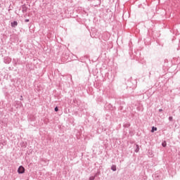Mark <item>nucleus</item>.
<instances>
[{"mask_svg":"<svg viewBox=\"0 0 180 180\" xmlns=\"http://www.w3.org/2000/svg\"><path fill=\"white\" fill-rule=\"evenodd\" d=\"M55 112H58V107H56V108H55Z\"/></svg>","mask_w":180,"mask_h":180,"instance_id":"0eeeda50","label":"nucleus"},{"mask_svg":"<svg viewBox=\"0 0 180 180\" xmlns=\"http://www.w3.org/2000/svg\"><path fill=\"white\" fill-rule=\"evenodd\" d=\"M154 131H157V127H152L151 133H154Z\"/></svg>","mask_w":180,"mask_h":180,"instance_id":"7ed1b4c3","label":"nucleus"},{"mask_svg":"<svg viewBox=\"0 0 180 180\" xmlns=\"http://www.w3.org/2000/svg\"><path fill=\"white\" fill-rule=\"evenodd\" d=\"M25 22H29V19H26V20H25Z\"/></svg>","mask_w":180,"mask_h":180,"instance_id":"6e6552de","label":"nucleus"},{"mask_svg":"<svg viewBox=\"0 0 180 180\" xmlns=\"http://www.w3.org/2000/svg\"><path fill=\"white\" fill-rule=\"evenodd\" d=\"M94 177H91V178H90V180H94Z\"/></svg>","mask_w":180,"mask_h":180,"instance_id":"1a4fd4ad","label":"nucleus"},{"mask_svg":"<svg viewBox=\"0 0 180 180\" xmlns=\"http://www.w3.org/2000/svg\"><path fill=\"white\" fill-rule=\"evenodd\" d=\"M159 111H160V112H162V109H160Z\"/></svg>","mask_w":180,"mask_h":180,"instance_id":"9d476101","label":"nucleus"},{"mask_svg":"<svg viewBox=\"0 0 180 180\" xmlns=\"http://www.w3.org/2000/svg\"><path fill=\"white\" fill-rule=\"evenodd\" d=\"M11 26H12V27H16V26H18V22L14 21V22H11Z\"/></svg>","mask_w":180,"mask_h":180,"instance_id":"f03ea898","label":"nucleus"},{"mask_svg":"<svg viewBox=\"0 0 180 180\" xmlns=\"http://www.w3.org/2000/svg\"><path fill=\"white\" fill-rule=\"evenodd\" d=\"M18 172V174H25V167H23V166H20Z\"/></svg>","mask_w":180,"mask_h":180,"instance_id":"f257e3e1","label":"nucleus"},{"mask_svg":"<svg viewBox=\"0 0 180 180\" xmlns=\"http://www.w3.org/2000/svg\"><path fill=\"white\" fill-rule=\"evenodd\" d=\"M111 169H112V171H116V165H112V166L111 167Z\"/></svg>","mask_w":180,"mask_h":180,"instance_id":"20e7f679","label":"nucleus"},{"mask_svg":"<svg viewBox=\"0 0 180 180\" xmlns=\"http://www.w3.org/2000/svg\"><path fill=\"white\" fill-rule=\"evenodd\" d=\"M172 120H173V117H169V120L170 122H172Z\"/></svg>","mask_w":180,"mask_h":180,"instance_id":"423d86ee","label":"nucleus"},{"mask_svg":"<svg viewBox=\"0 0 180 180\" xmlns=\"http://www.w3.org/2000/svg\"><path fill=\"white\" fill-rule=\"evenodd\" d=\"M162 147H167V142L166 141L162 142Z\"/></svg>","mask_w":180,"mask_h":180,"instance_id":"39448f33","label":"nucleus"}]
</instances>
